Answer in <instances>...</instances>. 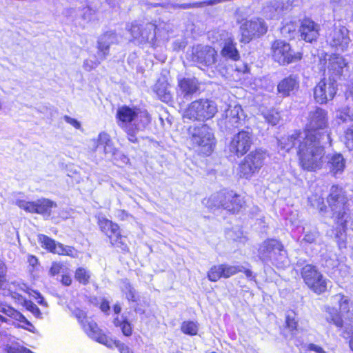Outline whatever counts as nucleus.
I'll use <instances>...</instances> for the list:
<instances>
[{"mask_svg":"<svg viewBox=\"0 0 353 353\" xmlns=\"http://www.w3.org/2000/svg\"><path fill=\"white\" fill-rule=\"evenodd\" d=\"M115 345L116 347L118 348L120 353H134L128 346L125 345L124 343H121L119 341H113L112 345Z\"/></svg>","mask_w":353,"mask_h":353,"instance_id":"obj_48","label":"nucleus"},{"mask_svg":"<svg viewBox=\"0 0 353 353\" xmlns=\"http://www.w3.org/2000/svg\"><path fill=\"white\" fill-rule=\"evenodd\" d=\"M299 88V81L296 75L290 74L283 79L277 85L278 93L282 97H290Z\"/></svg>","mask_w":353,"mask_h":353,"instance_id":"obj_20","label":"nucleus"},{"mask_svg":"<svg viewBox=\"0 0 353 353\" xmlns=\"http://www.w3.org/2000/svg\"><path fill=\"white\" fill-rule=\"evenodd\" d=\"M119 42L118 36L115 32H108L101 35L98 40V50L101 55L100 59L103 60L109 54L110 46Z\"/></svg>","mask_w":353,"mask_h":353,"instance_id":"obj_21","label":"nucleus"},{"mask_svg":"<svg viewBox=\"0 0 353 353\" xmlns=\"http://www.w3.org/2000/svg\"><path fill=\"white\" fill-rule=\"evenodd\" d=\"M337 118L338 119L341 121L342 123H345L349 121H353V114L350 115L348 113L345 112H340V113L337 114Z\"/></svg>","mask_w":353,"mask_h":353,"instance_id":"obj_54","label":"nucleus"},{"mask_svg":"<svg viewBox=\"0 0 353 353\" xmlns=\"http://www.w3.org/2000/svg\"><path fill=\"white\" fill-rule=\"evenodd\" d=\"M244 202L239 196L233 194L232 192L224 193V201L223 203V208L235 213L239 212L243 207Z\"/></svg>","mask_w":353,"mask_h":353,"instance_id":"obj_22","label":"nucleus"},{"mask_svg":"<svg viewBox=\"0 0 353 353\" xmlns=\"http://www.w3.org/2000/svg\"><path fill=\"white\" fill-rule=\"evenodd\" d=\"M82 327L92 339L106 346H112L113 340L103 334L97 324L91 319H85V321L82 320Z\"/></svg>","mask_w":353,"mask_h":353,"instance_id":"obj_17","label":"nucleus"},{"mask_svg":"<svg viewBox=\"0 0 353 353\" xmlns=\"http://www.w3.org/2000/svg\"><path fill=\"white\" fill-rule=\"evenodd\" d=\"M347 63L344 58L339 54H332L329 59L328 71L332 73L331 77H339L343 72V68L346 66Z\"/></svg>","mask_w":353,"mask_h":353,"instance_id":"obj_23","label":"nucleus"},{"mask_svg":"<svg viewBox=\"0 0 353 353\" xmlns=\"http://www.w3.org/2000/svg\"><path fill=\"white\" fill-rule=\"evenodd\" d=\"M157 28V26L152 23L143 21L141 29V36H140L139 41H153L156 37Z\"/></svg>","mask_w":353,"mask_h":353,"instance_id":"obj_28","label":"nucleus"},{"mask_svg":"<svg viewBox=\"0 0 353 353\" xmlns=\"http://www.w3.org/2000/svg\"><path fill=\"white\" fill-rule=\"evenodd\" d=\"M103 152L105 155L112 157L117 154V150L114 148L112 141L103 146Z\"/></svg>","mask_w":353,"mask_h":353,"instance_id":"obj_49","label":"nucleus"},{"mask_svg":"<svg viewBox=\"0 0 353 353\" xmlns=\"http://www.w3.org/2000/svg\"><path fill=\"white\" fill-rule=\"evenodd\" d=\"M252 143V132L247 128V130H242L233 136L230 143L229 150L236 156L241 157L250 149Z\"/></svg>","mask_w":353,"mask_h":353,"instance_id":"obj_12","label":"nucleus"},{"mask_svg":"<svg viewBox=\"0 0 353 353\" xmlns=\"http://www.w3.org/2000/svg\"><path fill=\"white\" fill-rule=\"evenodd\" d=\"M105 234L108 236L112 245L121 248L122 250H125L128 248L125 242V238L121 234L119 227L117 224L114 223L112 228Z\"/></svg>","mask_w":353,"mask_h":353,"instance_id":"obj_25","label":"nucleus"},{"mask_svg":"<svg viewBox=\"0 0 353 353\" xmlns=\"http://www.w3.org/2000/svg\"><path fill=\"white\" fill-rule=\"evenodd\" d=\"M6 274V267L5 263L0 260V278H4Z\"/></svg>","mask_w":353,"mask_h":353,"instance_id":"obj_60","label":"nucleus"},{"mask_svg":"<svg viewBox=\"0 0 353 353\" xmlns=\"http://www.w3.org/2000/svg\"><path fill=\"white\" fill-rule=\"evenodd\" d=\"M26 308L30 311L34 316L37 317H40L41 315V313L39 309V307L37 306L36 304L33 303L31 301L26 302Z\"/></svg>","mask_w":353,"mask_h":353,"instance_id":"obj_50","label":"nucleus"},{"mask_svg":"<svg viewBox=\"0 0 353 353\" xmlns=\"http://www.w3.org/2000/svg\"><path fill=\"white\" fill-rule=\"evenodd\" d=\"M286 326L292 331L296 330L297 321L296 320V314L291 311L288 312L285 316Z\"/></svg>","mask_w":353,"mask_h":353,"instance_id":"obj_40","label":"nucleus"},{"mask_svg":"<svg viewBox=\"0 0 353 353\" xmlns=\"http://www.w3.org/2000/svg\"><path fill=\"white\" fill-rule=\"evenodd\" d=\"M208 277L211 281H217L221 277H223L222 265L212 267L208 273Z\"/></svg>","mask_w":353,"mask_h":353,"instance_id":"obj_39","label":"nucleus"},{"mask_svg":"<svg viewBox=\"0 0 353 353\" xmlns=\"http://www.w3.org/2000/svg\"><path fill=\"white\" fill-rule=\"evenodd\" d=\"M334 299L339 302L341 315L336 311H334L333 313L330 312V315L327 316V321L333 323L338 327H342L343 325L342 316L350 321H353V307L351 308L350 300L343 295L337 294Z\"/></svg>","mask_w":353,"mask_h":353,"instance_id":"obj_13","label":"nucleus"},{"mask_svg":"<svg viewBox=\"0 0 353 353\" xmlns=\"http://www.w3.org/2000/svg\"><path fill=\"white\" fill-rule=\"evenodd\" d=\"M74 315L78 319L79 321L82 325V320L85 321V319H90L85 315V313L80 310H77L74 311Z\"/></svg>","mask_w":353,"mask_h":353,"instance_id":"obj_56","label":"nucleus"},{"mask_svg":"<svg viewBox=\"0 0 353 353\" xmlns=\"http://www.w3.org/2000/svg\"><path fill=\"white\" fill-rule=\"evenodd\" d=\"M141 21H134L130 25L127 26L128 30L130 32L132 37L139 41L141 34V29L142 28Z\"/></svg>","mask_w":353,"mask_h":353,"instance_id":"obj_36","label":"nucleus"},{"mask_svg":"<svg viewBox=\"0 0 353 353\" xmlns=\"http://www.w3.org/2000/svg\"><path fill=\"white\" fill-rule=\"evenodd\" d=\"M301 276L305 284L314 292L320 294L327 290L328 280L312 265H306L301 270Z\"/></svg>","mask_w":353,"mask_h":353,"instance_id":"obj_8","label":"nucleus"},{"mask_svg":"<svg viewBox=\"0 0 353 353\" xmlns=\"http://www.w3.org/2000/svg\"><path fill=\"white\" fill-rule=\"evenodd\" d=\"M0 312L8 316L12 315L14 312L13 310L11 307H8L2 303H0Z\"/></svg>","mask_w":353,"mask_h":353,"instance_id":"obj_58","label":"nucleus"},{"mask_svg":"<svg viewBox=\"0 0 353 353\" xmlns=\"http://www.w3.org/2000/svg\"><path fill=\"white\" fill-rule=\"evenodd\" d=\"M242 41L247 43L256 37L266 33L268 26L265 21L259 18L246 21L241 26Z\"/></svg>","mask_w":353,"mask_h":353,"instance_id":"obj_15","label":"nucleus"},{"mask_svg":"<svg viewBox=\"0 0 353 353\" xmlns=\"http://www.w3.org/2000/svg\"><path fill=\"white\" fill-rule=\"evenodd\" d=\"M18 205L19 208L23 209L24 210L31 212V213H35V209H36V202H26L24 201H18Z\"/></svg>","mask_w":353,"mask_h":353,"instance_id":"obj_44","label":"nucleus"},{"mask_svg":"<svg viewBox=\"0 0 353 353\" xmlns=\"http://www.w3.org/2000/svg\"><path fill=\"white\" fill-rule=\"evenodd\" d=\"M303 240L311 243L315 241V236L313 234H307L305 235Z\"/></svg>","mask_w":353,"mask_h":353,"instance_id":"obj_62","label":"nucleus"},{"mask_svg":"<svg viewBox=\"0 0 353 353\" xmlns=\"http://www.w3.org/2000/svg\"><path fill=\"white\" fill-rule=\"evenodd\" d=\"M309 350L314 351L316 353H326L321 347L314 344H310Z\"/></svg>","mask_w":353,"mask_h":353,"instance_id":"obj_59","label":"nucleus"},{"mask_svg":"<svg viewBox=\"0 0 353 353\" xmlns=\"http://www.w3.org/2000/svg\"><path fill=\"white\" fill-rule=\"evenodd\" d=\"M283 245L278 241L274 239H270L265 241L260 246L259 252L261 254L271 253L275 250L281 252L283 250Z\"/></svg>","mask_w":353,"mask_h":353,"instance_id":"obj_32","label":"nucleus"},{"mask_svg":"<svg viewBox=\"0 0 353 353\" xmlns=\"http://www.w3.org/2000/svg\"><path fill=\"white\" fill-rule=\"evenodd\" d=\"M337 79L334 77L323 78L314 89V97L320 104L326 103L333 99L337 90Z\"/></svg>","mask_w":353,"mask_h":353,"instance_id":"obj_11","label":"nucleus"},{"mask_svg":"<svg viewBox=\"0 0 353 353\" xmlns=\"http://www.w3.org/2000/svg\"><path fill=\"white\" fill-rule=\"evenodd\" d=\"M265 153L261 150H255L250 152L239 164L241 177L249 179L258 172L263 165Z\"/></svg>","mask_w":353,"mask_h":353,"instance_id":"obj_7","label":"nucleus"},{"mask_svg":"<svg viewBox=\"0 0 353 353\" xmlns=\"http://www.w3.org/2000/svg\"><path fill=\"white\" fill-rule=\"evenodd\" d=\"M190 140L201 152L209 155L214 147V137L212 129L205 124L191 126L188 129Z\"/></svg>","mask_w":353,"mask_h":353,"instance_id":"obj_5","label":"nucleus"},{"mask_svg":"<svg viewBox=\"0 0 353 353\" xmlns=\"http://www.w3.org/2000/svg\"><path fill=\"white\" fill-rule=\"evenodd\" d=\"M199 88L200 84L195 77H184L178 81L177 93L184 98L191 97Z\"/></svg>","mask_w":353,"mask_h":353,"instance_id":"obj_19","label":"nucleus"},{"mask_svg":"<svg viewBox=\"0 0 353 353\" xmlns=\"http://www.w3.org/2000/svg\"><path fill=\"white\" fill-rule=\"evenodd\" d=\"M222 274L223 278H229L238 272H241L244 270L242 265H230L227 264H221Z\"/></svg>","mask_w":353,"mask_h":353,"instance_id":"obj_35","label":"nucleus"},{"mask_svg":"<svg viewBox=\"0 0 353 353\" xmlns=\"http://www.w3.org/2000/svg\"><path fill=\"white\" fill-rule=\"evenodd\" d=\"M299 32L302 39L306 42H312L319 35L320 26L309 18H305L301 21Z\"/></svg>","mask_w":353,"mask_h":353,"instance_id":"obj_18","label":"nucleus"},{"mask_svg":"<svg viewBox=\"0 0 353 353\" xmlns=\"http://www.w3.org/2000/svg\"><path fill=\"white\" fill-rule=\"evenodd\" d=\"M38 239L39 241L42 244V246L48 250L49 251H50L51 252L61 254L65 252L66 248H63V245L62 244H57L53 239L49 238L48 236L44 234H39Z\"/></svg>","mask_w":353,"mask_h":353,"instance_id":"obj_26","label":"nucleus"},{"mask_svg":"<svg viewBox=\"0 0 353 353\" xmlns=\"http://www.w3.org/2000/svg\"><path fill=\"white\" fill-rule=\"evenodd\" d=\"M347 198L342 188L333 185L330 189V193L327 197L329 207L336 216L340 224H344V217L347 210Z\"/></svg>","mask_w":353,"mask_h":353,"instance_id":"obj_6","label":"nucleus"},{"mask_svg":"<svg viewBox=\"0 0 353 353\" xmlns=\"http://www.w3.org/2000/svg\"><path fill=\"white\" fill-rule=\"evenodd\" d=\"M120 328L122 331V333L125 336H131L132 332V325L126 319L123 320V323H122V325Z\"/></svg>","mask_w":353,"mask_h":353,"instance_id":"obj_47","label":"nucleus"},{"mask_svg":"<svg viewBox=\"0 0 353 353\" xmlns=\"http://www.w3.org/2000/svg\"><path fill=\"white\" fill-rule=\"evenodd\" d=\"M100 308L104 312L108 311L110 310L108 302L106 301H103L101 304Z\"/></svg>","mask_w":353,"mask_h":353,"instance_id":"obj_63","label":"nucleus"},{"mask_svg":"<svg viewBox=\"0 0 353 353\" xmlns=\"http://www.w3.org/2000/svg\"><path fill=\"white\" fill-rule=\"evenodd\" d=\"M52 207H57L52 201L46 199L39 200L36 202L35 213L50 214Z\"/></svg>","mask_w":353,"mask_h":353,"instance_id":"obj_34","label":"nucleus"},{"mask_svg":"<svg viewBox=\"0 0 353 353\" xmlns=\"http://www.w3.org/2000/svg\"><path fill=\"white\" fill-rule=\"evenodd\" d=\"M61 283L66 286H69L72 283V279L70 276L63 275L61 279Z\"/></svg>","mask_w":353,"mask_h":353,"instance_id":"obj_61","label":"nucleus"},{"mask_svg":"<svg viewBox=\"0 0 353 353\" xmlns=\"http://www.w3.org/2000/svg\"><path fill=\"white\" fill-rule=\"evenodd\" d=\"M318 203L319 204H321V206L319 207V211L321 212H325L326 210V206L324 205L323 203V199H320L319 201H318Z\"/></svg>","mask_w":353,"mask_h":353,"instance_id":"obj_64","label":"nucleus"},{"mask_svg":"<svg viewBox=\"0 0 353 353\" xmlns=\"http://www.w3.org/2000/svg\"><path fill=\"white\" fill-rule=\"evenodd\" d=\"M217 112L215 103L207 99H201L190 103L184 111L183 117L190 121H204L212 118Z\"/></svg>","mask_w":353,"mask_h":353,"instance_id":"obj_4","label":"nucleus"},{"mask_svg":"<svg viewBox=\"0 0 353 353\" xmlns=\"http://www.w3.org/2000/svg\"><path fill=\"white\" fill-rule=\"evenodd\" d=\"M327 112L321 108L316 107L308 113L305 130L294 132H298L301 136L310 135L314 138L326 139L330 142V134L321 131L327 127Z\"/></svg>","mask_w":353,"mask_h":353,"instance_id":"obj_3","label":"nucleus"},{"mask_svg":"<svg viewBox=\"0 0 353 353\" xmlns=\"http://www.w3.org/2000/svg\"><path fill=\"white\" fill-rule=\"evenodd\" d=\"M125 294H126V298L129 300V301H137V296H136V292L134 290V289L133 288V287L128 283L126 285H125Z\"/></svg>","mask_w":353,"mask_h":353,"instance_id":"obj_45","label":"nucleus"},{"mask_svg":"<svg viewBox=\"0 0 353 353\" xmlns=\"http://www.w3.org/2000/svg\"><path fill=\"white\" fill-rule=\"evenodd\" d=\"M183 333L190 335H196L198 332V325L193 321H185L181 325Z\"/></svg>","mask_w":353,"mask_h":353,"instance_id":"obj_38","label":"nucleus"},{"mask_svg":"<svg viewBox=\"0 0 353 353\" xmlns=\"http://www.w3.org/2000/svg\"><path fill=\"white\" fill-rule=\"evenodd\" d=\"M63 119L65 121V122H67L68 123H70V125H72L75 128H77V129H79L80 128L81 124L75 119L71 118L70 117L67 116V115L64 116Z\"/></svg>","mask_w":353,"mask_h":353,"instance_id":"obj_55","label":"nucleus"},{"mask_svg":"<svg viewBox=\"0 0 353 353\" xmlns=\"http://www.w3.org/2000/svg\"><path fill=\"white\" fill-rule=\"evenodd\" d=\"M217 52L208 46H197L192 50V61L201 68L211 67L217 61Z\"/></svg>","mask_w":353,"mask_h":353,"instance_id":"obj_14","label":"nucleus"},{"mask_svg":"<svg viewBox=\"0 0 353 353\" xmlns=\"http://www.w3.org/2000/svg\"><path fill=\"white\" fill-rule=\"evenodd\" d=\"M117 117L119 125L125 132H132V127L143 129L150 123V117L146 111L125 105L118 109Z\"/></svg>","mask_w":353,"mask_h":353,"instance_id":"obj_2","label":"nucleus"},{"mask_svg":"<svg viewBox=\"0 0 353 353\" xmlns=\"http://www.w3.org/2000/svg\"><path fill=\"white\" fill-rule=\"evenodd\" d=\"M330 172L334 174H341L345 166V161L341 154L333 155L328 161Z\"/></svg>","mask_w":353,"mask_h":353,"instance_id":"obj_29","label":"nucleus"},{"mask_svg":"<svg viewBox=\"0 0 353 353\" xmlns=\"http://www.w3.org/2000/svg\"><path fill=\"white\" fill-rule=\"evenodd\" d=\"M285 9L282 0H273L263 8V12L267 17L274 18L280 15Z\"/></svg>","mask_w":353,"mask_h":353,"instance_id":"obj_27","label":"nucleus"},{"mask_svg":"<svg viewBox=\"0 0 353 353\" xmlns=\"http://www.w3.org/2000/svg\"><path fill=\"white\" fill-rule=\"evenodd\" d=\"M100 63V61H93L90 59H85L83 62V68L87 71H90L93 68H96L99 64Z\"/></svg>","mask_w":353,"mask_h":353,"instance_id":"obj_52","label":"nucleus"},{"mask_svg":"<svg viewBox=\"0 0 353 353\" xmlns=\"http://www.w3.org/2000/svg\"><path fill=\"white\" fill-rule=\"evenodd\" d=\"M224 117V124L227 130L238 128L245 124V116L241 105H229Z\"/></svg>","mask_w":353,"mask_h":353,"instance_id":"obj_16","label":"nucleus"},{"mask_svg":"<svg viewBox=\"0 0 353 353\" xmlns=\"http://www.w3.org/2000/svg\"><path fill=\"white\" fill-rule=\"evenodd\" d=\"M8 353H29V349L20 346L18 345H14L9 347L8 350Z\"/></svg>","mask_w":353,"mask_h":353,"instance_id":"obj_51","label":"nucleus"},{"mask_svg":"<svg viewBox=\"0 0 353 353\" xmlns=\"http://www.w3.org/2000/svg\"><path fill=\"white\" fill-rule=\"evenodd\" d=\"M97 141H98V145H101L103 146H105V145L109 144V143L112 142L110 135L104 132H101L99 134Z\"/></svg>","mask_w":353,"mask_h":353,"instance_id":"obj_46","label":"nucleus"},{"mask_svg":"<svg viewBox=\"0 0 353 353\" xmlns=\"http://www.w3.org/2000/svg\"><path fill=\"white\" fill-rule=\"evenodd\" d=\"M345 143L349 150L353 149V125L345 131Z\"/></svg>","mask_w":353,"mask_h":353,"instance_id":"obj_43","label":"nucleus"},{"mask_svg":"<svg viewBox=\"0 0 353 353\" xmlns=\"http://www.w3.org/2000/svg\"><path fill=\"white\" fill-rule=\"evenodd\" d=\"M62 269V265L59 263L54 262L49 270V273L51 276H54L60 273Z\"/></svg>","mask_w":353,"mask_h":353,"instance_id":"obj_53","label":"nucleus"},{"mask_svg":"<svg viewBox=\"0 0 353 353\" xmlns=\"http://www.w3.org/2000/svg\"><path fill=\"white\" fill-rule=\"evenodd\" d=\"M105 234L108 236L112 245L121 248L122 250H125L128 248L125 242V238L121 234L119 227L117 224L114 223L112 228Z\"/></svg>","mask_w":353,"mask_h":353,"instance_id":"obj_24","label":"nucleus"},{"mask_svg":"<svg viewBox=\"0 0 353 353\" xmlns=\"http://www.w3.org/2000/svg\"><path fill=\"white\" fill-rule=\"evenodd\" d=\"M272 51L274 60L280 65H288L302 59V54L293 52L290 44L284 41H275L272 45Z\"/></svg>","mask_w":353,"mask_h":353,"instance_id":"obj_10","label":"nucleus"},{"mask_svg":"<svg viewBox=\"0 0 353 353\" xmlns=\"http://www.w3.org/2000/svg\"><path fill=\"white\" fill-rule=\"evenodd\" d=\"M224 193L218 192L212 194L205 203V205L211 210H216L223 207Z\"/></svg>","mask_w":353,"mask_h":353,"instance_id":"obj_33","label":"nucleus"},{"mask_svg":"<svg viewBox=\"0 0 353 353\" xmlns=\"http://www.w3.org/2000/svg\"><path fill=\"white\" fill-rule=\"evenodd\" d=\"M75 279L81 284L87 285L90 278V273L83 268H79L75 272Z\"/></svg>","mask_w":353,"mask_h":353,"instance_id":"obj_37","label":"nucleus"},{"mask_svg":"<svg viewBox=\"0 0 353 353\" xmlns=\"http://www.w3.org/2000/svg\"><path fill=\"white\" fill-rule=\"evenodd\" d=\"M264 118L268 123L272 125H275L280 120V115L277 112L272 110L265 114Z\"/></svg>","mask_w":353,"mask_h":353,"instance_id":"obj_41","label":"nucleus"},{"mask_svg":"<svg viewBox=\"0 0 353 353\" xmlns=\"http://www.w3.org/2000/svg\"><path fill=\"white\" fill-rule=\"evenodd\" d=\"M221 55L232 60L236 61L240 56L233 41L229 38L224 43L221 50Z\"/></svg>","mask_w":353,"mask_h":353,"instance_id":"obj_31","label":"nucleus"},{"mask_svg":"<svg viewBox=\"0 0 353 353\" xmlns=\"http://www.w3.org/2000/svg\"><path fill=\"white\" fill-rule=\"evenodd\" d=\"M169 85L167 82H158L154 85V91L163 102L169 103L172 99L171 92L169 89Z\"/></svg>","mask_w":353,"mask_h":353,"instance_id":"obj_30","label":"nucleus"},{"mask_svg":"<svg viewBox=\"0 0 353 353\" xmlns=\"http://www.w3.org/2000/svg\"><path fill=\"white\" fill-rule=\"evenodd\" d=\"M323 141V139L314 138L310 135L301 136L298 132H293L282 137L280 148L285 152H290L295 148L301 167L304 170L312 172L320 170L325 162Z\"/></svg>","mask_w":353,"mask_h":353,"instance_id":"obj_1","label":"nucleus"},{"mask_svg":"<svg viewBox=\"0 0 353 353\" xmlns=\"http://www.w3.org/2000/svg\"><path fill=\"white\" fill-rule=\"evenodd\" d=\"M113 222L107 219L105 217L99 216L98 218V224L101 230L105 234L112 228V225H113Z\"/></svg>","mask_w":353,"mask_h":353,"instance_id":"obj_42","label":"nucleus"},{"mask_svg":"<svg viewBox=\"0 0 353 353\" xmlns=\"http://www.w3.org/2000/svg\"><path fill=\"white\" fill-rule=\"evenodd\" d=\"M327 43L337 50L345 51L351 41L348 30L341 25H333L325 34Z\"/></svg>","mask_w":353,"mask_h":353,"instance_id":"obj_9","label":"nucleus"},{"mask_svg":"<svg viewBox=\"0 0 353 353\" xmlns=\"http://www.w3.org/2000/svg\"><path fill=\"white\" fill-rule=\"evenodd\" d=\"M142 129H137L134 128L132 127V132H125L128 135V140L132 143H135L137 141V138L135 137L137 132H138L139 130H141Z\"/></svg>","mask_w":353,"mask_h":353,"instance_id":"obj_57","label":"nucleus"}]
</instances>
